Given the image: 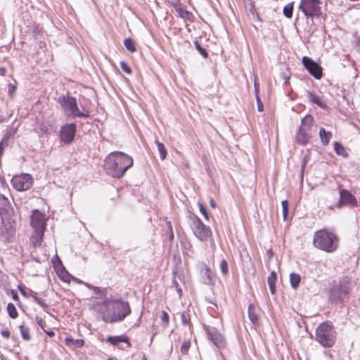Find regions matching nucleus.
<instances>
[{"mask_svg":"<svg viewBox=\"0 0 360 360\" xmlns=\"http://www.w3.org/2000/svg\"><path fill=\"white\" fill-rule=\"evenodd\" d=\"M7 311L9 316L11 319H16L18 316V313L15 309V307L12 303H8L7 305Z\"/></svg>","mask_w":360,"mask_h":360,"instance_id":"33","label":"nucleus"},{"mask_svg":"<svg viewBox=\"0 0 360 360\" xmlns=\"http://www.w3.org/2000/svg\"><path fill=\"white\" fill-rule=\"evenodd\" d=\"M57 102L63 108L64 114L68 118H88L90 117V112L88 110L83 109L81 111L79 109L75 97L70 96L68 94L63 95L58 97Z\"/></svg>","mask_w":360,"mask_h":360,"instance_id":"5","label":"nucleus"},{"mask_svg":"<svg viewBox=\"0 0 360 360\" xmlns=\"http://www.w3.org/2000/svg\"><path fill=\"white\" fill-rule=\"evenodd\" d=\"M200 281L207 285H213L214 284V277L211 269L205 264H202L200 269Z\"/></svg>","mask_w":360,"mask_h":360,"instance_id":"16","label":"nucleus"},{"mask_svg":"<svg viewBox=\"0 0 360 360\" xmlns=\"http://www.w3.org/2000/svg\"><path fill=\"white\" fill-rule=\"evenodd\" d=\"M77 126L75 123H67L60 127L59 137L61 142L70 144L75 139Z\"/></svg>","mask_w":360,"mask_h":360,"instance_id":"12","label":"nucleus"},{"mask_svg":"<svg viewBox=\"0 0 360 360\" xmlns=\"http://www.w3.org/2000/svg\"><path fill=\"white\" fill-rule=\"evenodd\" d=\"M18 288L19 289L20 293L22 294V296H24L25 297H32L34 301L38 304H39L45 311H46V309L49 308V305L47 304H46L43 300H41L40 298L38 297V294L37 292L32 290H29V292H27L26 290H25V287L22 285H19L18 286Z\"/></svg>","mask_w":360,"mask_h":360,"instance_id":"17","label":"nucleus"},{"mask_svg":"<svg viewBox=\"0 0 360 360\" xmlns=\"http://www.w3.org/2000/svg\"><path fill=\"white\" fill-rule=\"evenodd\" d=\"M1 334L4 338L8 339L10 338L11 333L8 329H5L1 330Z\"/></svg>","mask_w":360,"mask_h":360,"instance_id":"47","label":"nucleus"},{"mask_svg":"<svg viewBox=\"0 0 360 360\" xmlns=\"http://www.w3.org/2000/svg\"><path fill=\"white\" fill-rule=\"evenodd\" d=\"M155 143L158 150L159 151L160 159L162 160H165L167 155V150L165 145L162 143L160 142L158 140H155Z\"/></svg>","mask_w":360,"mask_h":360,"instance_id":"26","label":"nucleus"},{"mask_svg":"<svg viewBox=\"0 0 360 360\" xmlns=\"http://www.w3.org/2000/svg\"><path fill=\"white\" fill-rule=\"evenodd\" d=\"M293 13V2L286 4L283 8V14L288 18H290Z\"/></svg>","mask_w":360,"mask_h":360,"instance_id":"32","label":"nucleus"},{"mask_svg":"<svg viewBox=\"0 0 360 360\" xmlns=\"http://www.w3.org/2000/svg\"><path fill=\"white\" fill-rule=\"evenodd\" d=\"M254 89H255V96L259 95V84L258 81L256 79V78L255 79V81H254Z\"/></svg>","mask_w":360,"mask_h":360,"instance_id":"45","label":"nucleus"},{"mask_svg":"<svg viewBox=\"0 0 360 360\" xmlns=\"http://www.w3.org/2000/svg\"><path fill=\"white\" fill-rule=\"evenodd\" d=\"M41 131H42V133H44L46 131V129H44V127H41Z\"/></svg>","mask_w":360,"mask_h":360,"instance_id":"59","label":"nucleus"},{"mask_svg":"<svg viewBox=\"0 0 360 360\" xmlns=\"http://www.w3.org/2000/svg\"><path fill=\"white\" fill-rule=\"evenodd\" d=\"M277 280V274L274 271H272L267 278L268 284L276 283Z\"/></svg>","mask_w":360,"mask_h":360,"instance_id":"41","label":"nucleus"},{"mask_svg":"<svg viewBox=\"0 0 360 360\" xmlns=\"http://www.w3.org/2000/svg\"><path fill=\"white\" fill-rule=\"evenodd\" d=\"M44 331L47 334L48 336H49L50 338H52L55 335V333L53 331V330H46L45 329H44Z\"/></svg>","mask_w":360,"mask_h":360,"instance_id":"54","label":"nucleus"},{"mask_svg":"<svg viewBox=\"0 0 360 360\" xmlns=\"http://www.w3.org/2000/svg\"><path fill=\"white\" fill-rule=\"evenodd\" d=\"M11 183L14 188L22 191L30 188L33 183V179L29 174H22L13 176Z\"/></svg>","mask_w":360,"mask_h":360,"instance_id":"11","label":"nucleus"},{"mask_svg":"<svg viewBox=\"0 0 360 360\" xmlns=\"http://www.w3.org/2000/svg\"><path fill=\"white\" fill-rule=\"evenodd\" d=\"M281 205H282L283 219H284V221H287L288 215L289 202L287 200H283L281 202Z\"/></svg>","mask_w":360,"mask_h":360,"instance_id":"35","label":"nucleus"},{"mask_svg":"<svg viewBox=\"0 0 360 360\" xmlns=\"http://www.w3.org/2000/svg\"><path fill=\"white\" fill-rule=\"evenodd\" d=\"M16 90V86L13 84H8V93L11 96H13L14 92Z\"/></svg>","mask_w":360,"mask_h":360,"instance_id":"44","label":"nucleus"},{"mask_svg":"<svg viewBox=\"0 0 360 360\" xmlns=\"http://www.w3.org/2000/svg\"><path fill=\"white\" fill-rule=\"evenodd\" d=\"M338 204V207H340L342 205H347L353 208L357 207L358 202L356 197L350 191L346 189H341L340 191V200Z\"/></svg>","mask_w":360,"mask_h":360,"instance_id":"15","label":"nucleus"},{"mask_svg":"<svg viewBox=\"0 0 360 360\" xmlns=\"http://www.w3.org/2000/svg\"><path fill=\"white\" fill-rule=\"evenodd\" d=\"M269 285V289H270V292L272 295H274L276 293V283H271V284H268Z\"/></svg>","mask_w":360,"mask_h":360,"instance_id":"51","label":"nucleus"},{"mask_svg":"<svg viewBox=\"0 0 360 360\" xmlns=\"http://www.w3.org/2000/svg\"><path fill=\"white\" fill-rule=\"evenodd\" d=\"M313 245L316 249L332 253L339 247V237L333 231L324 228L314 233Z\"/></svg>","mask_w":360,"mask_h":360,"instance_id":"3","label":"nucleus"},{"mask_svg":"<svg viewBox=\"0 0 360 360\" xmlns=\"http://www.w3.org/2000/svg\"><path fill=\"white\" fill-rule=\"evenodd\" d=\"M200 211L206 219H209V214L205 206L202 203H199Z\"/></svg>","mask_w":360,"mask_h":360,"instance_id":"42","label":"nucleus"},{"mask_svg":"<svg viewBox=\"0 0 360 360\" xmlns=\"http://www.w3.org/2000/svg\"><path fill=\"white\" fill-rule=\"evenodd\" d=\"M65 342L68 346H75L77 348H81L84 345V340L82 339H73L71 337L65 338Z\"/></svg>","mask_w":360,"mask_h":360,"instance_id":"23","label":"nucleus"},{"mask_svg":"<svg viewBox=\"0 0 360 360\" xmlns=\"http://www.w3.org/2000/svg\"><path fill=\"white\" fill-rule=\"evenodd\" d=\"M88 287L89 288H92L94 289V292L96 293V294H98L99 292H101V289L98 288V287H92L90 285H88Z\"/></svg>","mask_w":360,"mask_h":360,"instance_id":"55","label":"nucleus"},{"mask_svg":"<svg viewBox=\"0 0 360 360\" xmlns=\"http://www.w3.org/2000/svg\"><path fill=\"white\" fill-rule=\"evenodd\" d=\"M315 340L323 347H332L336 341V332L333 324L325 321L318 326Z\"/></svg>","mask_w":360,"mask_h":360,"instance_id":"6","label":"nucleus"},{"mask_svg":"<svg viewBox=\"0 0 360 360\" xmlns=\"http://www.w3.org/2000/svg\"><path fill=\"white\" fill-rule=\"evenodd\" d=\"M20 334L23 340L26 341H29L31 340V336L30 334V329L28 327L25 326L24 325L20 326Z\"/></svg>","mask_w":360,"mask_h":360,"instance_id":"29","label":"nucleus"},{"mask_svg":"<svg viewBox=\"0 0 360 360\" xmlns=\"http://www.w3.org/2000/svg\"><path fill=\"white\" fill-rule=\"evenodd\" d=\"M302 64L314 78L319 79L322 77V68L311 58L304 56L302 58Z\"/></svg>","mask_w":360,"mask_h":360,"instance_id":"14","label":"nucleus"},{"mask_svg":"<svg viewBox=\"0 0 360 360\" xmlns=\"http://www.w3.org/2000/svg\"><path fill=\"white\" fill-rule=\"evenodd\" d=\"M102 305L105 310L101 314L102 320L105 323H115L123 321L131 314V309L128 302L121 300H103Z\"/></svg>","mask_w":360,"mask_h":360,"instance_id":"2","label":"nucleus"},{"mask_svg":"<svg viewBox=\"0 0 360 360\" xmlns=\"http://www.w3.org/2000/svg\"><path fill=\"white\" fill-rule=\"evenodd\" d=\"M281 77L284 80L285 84H287L289 82L290 77L287 74H285V72H282L281 74Z\"/></svg>","mask_w":360,"mask_h":360,"instance_id":"48","label":"nucleus"},{"mask_svg":"<svg viewBox=\"0 0 360 360\" xmlns=\"http://www.w3.org/2000/svg\"><path fill=\"white\" fill-rule=\"evenodd\" d=\"M107 360H113L112 358H108Z\"/></svg>","mask_w":360,"mask_h":360,"instance_id":"63","label":"nucleus"},{"mask_svg":"<svg viewBox=\"0 0 360 360\" xmlns=\"http://www.w3.org/2000/svg\"><path fill=\"white\" fill-rule=\"evenodd\" d=\"M219 267H220L221 274L225 276H227L229 274V265H228V262H226V260L225 259H223L221 261Z\"/></svg>","mask_w":360,"mask_h":360,"instance_id":"36","label":"nucleus"},{"mask_svg":"<svg viewBox=\"0 0 360 360\" xmlns=\"http://www.w3.org/2000/svg\"><path fill=\"white\" fill-rule=\"evenodd\" d=\"M190 347H191V341L190 340H184L181 346V349H180L181 353L183 355L187 354L188 352V350L190 349Z\"/></svg>","mask_w":360,"mask_h":360,"instance_id":"38","label":"nucleus"},{"mask_svg":"<svg viewBox=\"0 0 360 360\" xmlns=\"http://www.w3.org/2000/svg\"><path fill=\"white\" fill-rule=\"evenodd\" d=\"M173 239H174V233H173V230L172 229V231H169V240H172Z\"/></svg>","mask_w":360,"mask_h":360,"instance_id":"57","label":"nucleus"},{"mask_svg":"<svg viewBox=\"0 0 360 360\" xmlns=\"http://www.w3.org/2000/svg\"><path fill=\"white\" fill-rule=\"evenodd\" d=\"M3 121V119L1 117V116H0V122H1Z\"/></svg>","mask_w":360,"mask_h":360,"instance_id":"61","label":"nucleus"},{"mask_svg":"<svg viewBox=\"0 0 360 360\" xmlns=\"http://www.w3.org/2000/svg\"><path fill=\"white\" fill-rule=\"evenodd\" d=\"M15 133H16L15 129H11L8 130L1 141L2 142V144H5L6 146H8L11 143V140L15 136Z\"/></svg>","mask_w":360,"mask_h":360,"instance_id":"24","label":"nucleus"},{"mask_svg":"<svg viewBox=\"0 0 360 360\" xmlns=\"http://www.w3.org/2000/svg\"><path fill=\"white\" fill-rule=\"evenodd\" d=\"M256 100L257 104V109L259 112H262L264 110V105L261 101V98L259 95H256Z\"/></svg>","mask_w":360,"mask_h":360,"instance_id":"43","label":"nucleus"},{"mask_svg":"<svg viewBox=\"0 0 360 360\" xmlns=\"http://www.w3.org/2000/svg\"><path fill=\"white\" fill-rule=\"evenodd\" d=\"M309 159V157L308 155L304 156L303 161H302V170L304 169Z\"/></svg>","mask_w":360,"mask_h":360,"instance_id":"50","label":"nucleus"},{"mask_svg":"<svg viewBox=\"0 0 360 360\" xmlns=\"http://www.w3.org/2000/svg\"><path fill=\"white\" fill-rule=\"evenodd\" d=\"M43 237L44 235H41L39 233H36V236L32 235L30 238V240L33 246H40L43 241Z\"/></svg>","mask_w":360,"mask_h":360,"instance_id":"30","label":"nucleus"},{"mask_svg":"<svg viewBox=\"0 0 360 360\" xmlns=\"http://www.w3.org/2000/svg\"><path fill=\"white\" fill-rule=\"evenodd\" d=\"M120 65L123 72L129 75L131 73V69L130 66L127 64V63H126L125 61H121Z\"/></svg>","mask_w":360,"mask_h":360,"instance_id":"40","label":"nucleus"},{"mask_svg":"<svg viewBox=\"0 0 360 360\" xmlns=\"http://www.w3.org/2000/svg\"><path fill=\"white\" fill-rule=\"evenodd\" d=\"M143 360H147L145 356H143Z\"/></svg>","mask_w":360,"mask_h":360,"instance_id":"62","label":"nucleus"},{"mask_svg":"<svg viewBox=\"0 0 360 360\" xmlns=\"http://www.w3.org/2000/svg\"><path fill=\"white\" fill-rule=\"evenodd\" d=\"M161 321H162V326L164 328H166L169 325V317L168 314L165 311H161Z\"/></svg>","mask_w":360,"mask_h":360,"instance_id":"37","label":"nucleus"},{"mask_svg":"<svg viewBox=\"0 0 360 360\" xmlns=\"http://www.w3.org/2000/svg\"><path fill=\"white\" fill-rule=\"evenodd\" d=\"M307 97L310 102L317 105L320 108H325L326 107L325 103L322 101L318 96L309 91H307Z\"/></svg>","mask_w":360,"mask_h":360,"instance_id":"20","label":"nucleus"},{"mask_svg":"<svg viewBox=\"0 0 360 360\" xmlns=\"http://www.w3.org/2000/svg\"><path fill=\"white\" fill-rule=\"evenodd\" d=\"M31 226L36 233L44 235L46 229L45 215L38 210L32 212L31 215Z\"/></svg>","mask_w":360,"mask_h":360,"instance_id":"13","label":"nucleus"},{"mask_svg":"<svg viewBox=\"0 0 360 360\" xmlns=\"http://www.w3.org/2000/svg\"><path fill=\"white\" fill-rule=\"evenodd\" d=\"M190 226L194 236L202 242H207L212 238V233L211 229L203 224L200 219L193 214L190 217Z\"/></svg>","mask_w":360,"mask_h":360,"instance_id":"8","label":"nucleus"},{"mask_svg":"<svg viewBox=\"0 0 360 360\" xmlns=\"http://www.w3.org/2000/svg\"><path fill=\"white\" fill-rule=\"evenodd\" d=\"M319 136L322 145L326 146L329 143V141L332 137V133L330 131H327L324 128L321 127L319 129Z\"/></svg>","mask_w":360,"mask_h":360,"instance_id":"22","label":"nucleus"},{"mask_svg":"<svg viewBox=\"0 0 360 360\" xmlns=\"http://www.w3.org/2000/svg\"><path fill=\"white\" fill-rule=\"evenodd\" d=\"M314 123V117L311 115H305L301 120L300 126L295 135V140L300 145H307L311 136L310 131Z\"/></svg>","mask_w":360,"mask_h":360,"instance_id":"7","label":"nucleus"},{"mask_svg":"<svg viewBox=\"0 0 360 360\" xmlns=\"http://www.w3.org/2000/svg\"><path fill=\"white\" fill-rule=\"evenodd\" d=\"M133 158L120 151L110 153L105 159L106 173L117 179L122 177L126 172L133 166Z\"/></svg>","mask_w":360,"mask_h":360,"instance_id":"1","label":"nucleus"},{"mask_svg":"<svg viewBox=\"0 0 360 360\" xmlns=\"http://www.w3.org/2000/svg\"><path fill=\"white\" fill-rule=\"evenodd\" d=\"M172 6L177 14L182 18H188V15L191 14V13L186 11L184 6L179 2L172 3Z\"/></svg>","mask_w":360,"mask_h":360,"instance_id":"19","label":"nucleus"},{"mask_svg":"<svg viewBox=\"0 0 360 360\" xmlns=\"http://www.w3.org/2000/svg\"><path fill=\"white\" fill-rule=\"evenodd\" d=\"M6 146L5 144H2V142H0V158L2 156L4 153V148Z\"/></svg>","mask_w":360,"mask_h":360,"instance_id":"56","label":"nucleus"},{"mask_svg":"<svg viewBox=\"0 0 360 360\" xmlns=\"http://www.w3.org/2000/svg\"><path fill=\"white\" fill-rule=\"evenodd\" d=\"M320 0H301L299 8L307 18L321 15Z\"/></svg>","mask_w":360,"mask_h":360,"instance_id":"9","label":"nucleus"},{"mask_svg":"<svg viewBox=\"0 0 360 360\" xmlns=\"http://www.w3.org/2000/svg\"><path fill=\"white\" fill-rule=\"evenodd\" d=\"M181 320L182 322V324L184 326L188 325L190 327V329L193 327L192 324L191 323V317L190 314L187 311H184L181 314Z\"/></svg>","mask_w":360,"mask_h":360,"instance_id":"31","label":"nucleus"},{"mask_svg":"<svg viewBox=\"0 0 360 360\" xmlns=\"http://www.w3.org/2000/svg\"><path fill=\"white\" fill-rule=\"evenodd\" d=\"M300 281H301V277H300V274H296V273H291L290 274V282L291 287L293 289L296 290L298 288Z\"/></svg>","mask_w":360,"mask_h":360,"instance_id":"25","label":"nucleus"},{"mask_svg":"<svg viewBox=\"0 0 360 360\" xmlns=\"http://www.w3.org/2000/svg\"><path fill=\"white\" fill-rule=\"evenodd\" d=\"M248 313L252 323L255 326H257L259 324V316L255 312V306L253 304H249Z\"/></svg>","mask_w":360,"mask_h":360,"instance_id":"21","label":"nucleus"},{"mask_svg":"<svg viewBox=\"0 0 360 360\" xmlns=\"http://www.w3.org/2000/svg\"><path fill=\"white\" fill-rule=\"evenodd\" d=\"M154 336H155V335H153L150 338V342H152V341H153Z\"/></svg>","mask_w":360,"mask_h":360,"instance_id":"60","label":"nucleus"},{"mask_svg":"<svg viewBox=\"0 0 360 360\" xmlns=\"http://www.w3.org/2000/svg\"><path fill=\"white\" fill-rule=\"evenodd\" d=\"M37 323L43 330L44 329L46 323L41 318L37 317Z\"/></svg>","mask_w":360,"mask_h":360,"instance_id":"46","label":"nucleus"},{"mask_svg":"<svg viewBox=\"0 0 360 360\" xmlns=\"http://www.w3.org/2000/svg\"><path fill=\"white\" fill-rule=\"evenodd\" d=\"M9 205V200L4 195L0 194V208L6 209Z\"/></svg>","mask_w":360,"mask_h":360,"instance_id":"39","label":"nucleus"},{"mask_svg":"<svg viewBox=\"0 0 360 360\" xmlns=\"http://www.w3.org/2000/svg\"><path fill=\"white\" fill-rule=\"evenodd\" d=\"M210 206L212 207V208H216L217 207V203L215 202V200L213 199V198H211L210 200Z\"/></svg>","mask_w":360,"mask_h":360,"instance_id":"53","label":"nucleus"},{"mask_svg":"<svg viewBox=\"0 0 360 360\" xmlns=\"http://www.w3.org/2000/svg\"><path fill=\"white\" fill-rule=\"evenodd\" d=\"M167 228L169 231H172V224L170 221H167Z\"/></svg>","mask_w":360,"mask_h":360,"instance_id":"58","label":"nucleus"},{"mask_svg":"<svg viewBox=\"0 0 360 360\" xmlns=\"http://www.w3.org/2000/svg\"><path fill=\"white\" fill-rule=\"evenodd\" d=\"M203 328L206 333L207 339L217 348L221 349L226 347V342L225 338L217 328L203 324Z\"/></svg>","mask_w":360,"mask_h":360,"instance_id":"10","label":"nucleus"},{"mask_svg":"<svg viewBox=\"0 0 360 360\" xmlns=\"http://www.w3.org/2000/svg\"><path fill=\"white\" fill-rule=\"evenodd\" d=\"M194 45H195L196 49L198 50V51L200 53V55L204 58H208V53H207V51H206V49L205 48H203L200 44V43L198 41H194Z\"/></svg>","mask_w":360,"mask_h":360,"instance_id":"34","label":"nucleus"},{"mask_svg":"<svg viewBox=\"0 0 360 360\" xmlns=\"http://www.w3.org/2000/svg\"><path fill=\"white\" fill-rule=\"evenodd\" d=\"M106 341L112 345H117L119 342H125L128 347H131V345L129 340V338L125 335L119 336H109Z\"/></svg>","mask_w":360,"mask_h":360,"instance_id":"18","label":"nucleus"},{"mask_svg":"<svg viewBox=\"0 0 360 360\" xmlns=\"http://www.w3.org/2000/svg\"><path fill=\"white\" fill-rule=\"evenodd\" d=\"M355 47H356V51L359 53H360V37L356 39Z\"/></svg>","mask_w":360,"mask_h":360,"instance_id":"52","label":"nucleus"},{"mask_svg":"<svg viewBox=\"0 0 360 360\" xmlns=\"http://www.w3.org/2000/svg\"><path fill=\"white\" fill-rule=\"evenodd\" d=\"M334 150L338 155H342L343 157H347L348 155L344 146L338 141L334 143Z\"/></svg>","mask_w":360,"mask_h":360,"instance_id":"28","label":"nucleus"},{"mask_svg":"<svg viewBox=\"0 0 360 360\" xmlns=\"http://www.w3.org/2000/svg\"><path fill=\"white\" fill-rule=\"evenodd\" d=\"M352 289V279L348 276L341 277L338 283L329 289L328 302L335 305L347 302Z\"/></svg>","mask_w":360,"mask_h":360,"instance_id":"4","label":"nucleus"},{"mask_svg":"<svg viewBox=\"0 0 360 360\" xmlns=\"http://www.w3.org/2000/svg\"><path fill=\"white\" fill-rule=\"evenodd\" d=\"M11 295L14 300L18 301L19 300L18 292L15 290H11Z\"/></svg>","mask_w":360,"mask_h":360,"instance_id":"49","label":"nucleus"},{"mask_svg":"<svg viewBox=\"0 0 360 360\" xmlns=\"http://www.w3.org/2000/svg\"><path fill=\"white\" fill-rule=\"evenodd\" d=\"M126 49L131 53L136 51V46L135 41L131 37L127 38L124 41Z\"/></svg>","mask_w":360,"mask_h":360,"instance_id":"27","label":"nucleus"}]
</instances>
